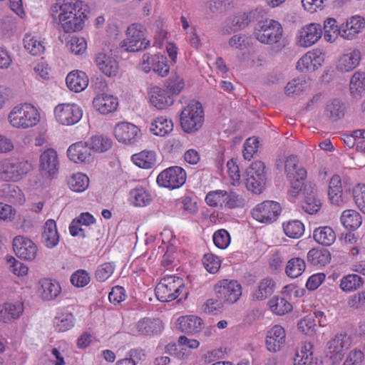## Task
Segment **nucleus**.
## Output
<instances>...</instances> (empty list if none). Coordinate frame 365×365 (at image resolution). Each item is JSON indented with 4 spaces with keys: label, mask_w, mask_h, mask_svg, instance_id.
I'll use <instances>...</instances> for the list:
<instances>
[{
    "label": "nucleus",
    "mask_w": 365,
    "mask_h": 365,
    "mask_svg": "<svg viewBox=\"0 0 365 365\" xmlns=\"http://www.w3.org/2000/svg\"><path fill=\"white\" fill-rule=\"evenodd\" d=\"M50 11L53 20L58 19L61 29L65 33L81 30L88 13L87 6L78 0L63 4L58 2L51 6Z\"/></svg>",
    "instance_id": "1"
},
{
    "label": "nucleus",
    "mask_w": 365,
    "mask_h": 365,
    "mask_svg": "<svg viewBox=\"0 0 365 365\" xmlns=\"http://www.w3.org/2000/svg\"><path fill=\"white\" fill-rule=\"evenodd\" d=\"M284 171L289 182L290 190L289 195L296 197L300 192L304 194V188H309L305 182L307 179V170L299 164L297 155H291L285 160Z\"/></svg>",
    "instance_id": "2"
},
{
    "label": "nucleus",
    "mask_w": 365,
    "mask_h": 365,
    "mask_svg": "<svg viewBox=\"0 0 365 365\" xmlns=\"http://www.w3.org/2000/svg\"><path fill=\"white\" fill-rule=\"evenodd\" d=\"M155 294L158 300L163 302H168L182 297L178 299L186 298L187 291L181 277L168 276L163 278L157 284L155 289Z\"/></svg>",
    "instance_id": "3"
},
{
    "label": "nucleus",
    "mask_w": 365,
    "mask_h": 365,
    "mask_svg": "<svg viewBox=\"0 0 365 365\" xmlns=\"http://www.w3.org/2000/svg\"><path fill=\"white\" fill-rule=\"evenodd\" d=\"M180 122L186 133L197 131L204 123V110L199 101L190 102L181 111Z\"/></svg>",
    "instance_id": "4"
},
{
    "label": "nucleus",
    "mask_w": 365,
    "mask_h": 365,
    "mask_svg": "<svg viewBox=\"0 0 365 365\" xmlns=\"http://www.w3.org/2000/svg\"><path fill=\"white\" fill-rule=\"evenodd\" d=\"M255 36L261 43L274 44L278 43L283 35L281 24L274 19H266L257 22L255 26Z\"/></svg>",
    "instance_id": "5"
},
{
    "label": "nucleus",
    "mask_w": 365,
    "mask_h": 365,
    "mask_svg": "<svg viewBox=\"0 0 365 365\" xmlns=\"http://www.w3.org/2000/svg\"><path fill=\"white\" fill-rule=\"evenodd\" d=\"M146 29L140 24H132L126 30V38L120 43L125 51L137 52L147 48L150 41L145 38Z\"/></svg>",
    "instance_id": "6"
},
{
    "label": "nucleus",
    "mask_w": 365,
    "mask_h": 365,
    "mask_svg": "<svg viewBox=\"0 0 365 365\" xmlns=\"http://www.w3.org/2000/svg\"><path fill=\"white\" fill-rule=\"evenodd\" d=\"M39 118L36 108L28 103L14 107L9 115V121L14 127L23 128L36 125Z\"/></svg>",
    "instance_id": "7"
},
{
    "label": "nucleus",
    "mask_w": 365,
    "mask_h": 365,
    "mask_svg": "<svg viewBox=\"0 0 365 365\" xmlns=\"http://www.w3.org/2000/svg\"><path fill=\"white\" fill-rule=\"evenodd\" d=\"M32 169L27 160L12 159L0 162V178L4 181H18Z\"/></svg>",
    "instance_id": "8"
},
{
    "label": "nucleus",
    "mask_w": 365,
    "mask_h": 365,
    "mask_svg": "<svg viewBox=\"0 0 365 365\" xmlns=\"http://www.w3.org/2000/svg\"><path fill=\"white\" fill-rule=\"evenodd\" d=\"M216 297L224 304H234L242 294L241 285L235 280L222 279L215 285Z\"/></svg>",
    "instance_id": "9"
},
{
    "label": "nucleus",
    "mask_w": 365,
    "mask_h": 365,
    "mask_svg": "<svg viewBox=\"0 0 365 365\" xmlns=\"http://www.w3.org/2000/svg\"><path fill=\"white\" fill-rule=\"evenodd\" d=\"M264 163L255 161L247 171L246 187L255 193H261L265 187L266 176Z\"/></svg>",
    "instance_id": "10"
},
{
    "label": "nucleus",
    "mask_w": 365,
    "mask_h": 365,
    "mask_svg": "<svg viewBox=\"0 0 365 365\" xmlns=\"http://www.w3.org/2000/svg\"><path fill=\"white\" fill-rule=\"evenodd\" d=\"M185 171L178 166L168 168L157 177V182L160 186L170 189L180 187L185 183Z\"/></svg>",
    "instance_id": "11"
},
{
    "label": "nucleus",
    "mask_w": 365,
    "mask_h": 365,
    "mask_svg": "<svg viewBox=\"0 0 365 365\" xmlns=\"http://www.w3.org/2000/svg\"><path fill=\"white\" fill-rule=\"evenodd\" d=\"M351 341L346 334H336L327 344V356L329 357L332 364L340 362L348 349Z\"/></svg>",
    "instance_id": "12"
},
{
    "label": "nucleus",
    "mask_w": 365,
    "mask_h": 365,
    "mask_svg": "<svg viewBox=\"0 0 365 365\" xmlns=\"http://www.w3.org/2000/svg\"><path fill=\"white\" fill-rule=\"evenodd\" d=\"M56 120L62 125H71L78 123L82 117V110L76 104L63 103L56 106Z\"/></svg>",
    "instance_id": "13"
},
{
    "label": "nucleus",
    "mask_w": 365,
    "mask_h": 365,
    "mask_svg": "<svg viewBox=\"0 0 365 365\" xmlns=\"http://www.w3.org/2000/svg\"><path fill=\"white\" fill-rule=\"evenodd\" d=\"M281 212L280 205L274 201H264L252 211V217L260 222L267 223L276 220Z\"/></svg>",
    "instance_id": "14"
},
{
    "label": "nucleus",
    "mask_w": 365,
    "mask_h": 365,
    "mask_svg": "<svg viewBox=\"0 0 365 365\" xmlns=\"http://www.w3.org/2000/svg\"><path fill=\"white\" fill-rule=\"evenodd\" d=\"M142 65L145 72L148 73L153 70L155 73L163 77L167 76L170 71L166 56L160 54L152 56L149 53H144Z\"/></svg>",
    "instance_id": "15"
},
{
    "label": "nucleus",
    "mask_w": 365,
    "mask_h": 365,
    "mask_svg": "<svg viewBox=\"0 0 365 365\" xmlns=\"http://www.w3.org/2000/svg\"><path fill=\"white\" fill-rule=\"evenodd\" d=\"M115 138L125 144L134 145L141 136L140 130L134 124L122 122L114 128Z\"/></svg>",
    "instance_id": "16"
},
{
    "label": "nucleus",
    "mask_w": 365,
    "mask_h": 365,
    "mask_svg": "<svg viewBox=\"0 0 365 365\" xmlns=\"http://www.w3.org/2000/svg\"><path fill=\"white\" fill-rule=\"evenodd\" d=\"M13 249L19 258L31 261L37 255V246L30 239L19 235L13 240Z\"/></svg>",
    "instance_id": "17"
},
{
    "label": "nucleus",
    "mask_w": 365,
    "mask_h": 365,
    "mask_svg": "<svg viewBox=\"0 0 365 365\" xmlns=\"http://www.w3.org/2000/svg\"><path fill=\"white\" fill-rule=\"evenodd\" d=\"M68 158L76 163H90L93 160L92 150L88 143L78 142L69 146L67 150Z\"/></svg>",
    "instance_id": "18"
},
{
    "label": "nucleus",
    "mask_w": 365,
    "mask_h": 365,
    "mask_svg": "<svg viewBox=\"0 0 365 365\" xmlns=\"http://www.w3.org/2000/svg\"><path fill=\"white\" fill-rule=\"evenodd\" d=\"M40 170L43 175L53 177L58 170L59 163L56 151L48 148L40 156Z\"/></svg>",
    "instance_id": "19"
},
{
    "label": "nucleus",
    "mask_w": 365,
    "mask_h": 365,
    "mask_svg": "<svg viewBox=\"0 0 365 365\" xmlns=\"http://www.w3.org/2000/svg\"><path fill=\"white\" fill-rule=\"evenodd\" d=\"M322 35V27L319 24L312 23L303 26L299 32V44L309 47L317 42Z\"/></svg>",
    "instance_id": "20"
},
{
    "label": "nucleus",
    "mask_w": 365,
    "mask_h": 365,
    "mask_svg": "<svg viewBox=\"0 0 365 365\" xmlns=\"http://www.w3.org/2000/svg\"><path fill=\"white\" fill-rule=\"evenodd\" d=\"M148 96L150 103L158 109H165L173 103V97L168 91L158 86H153L149 88Z\"/></svg>",
    "instance_id": "21"
},
{
    "label": "nucleus",
    "mask_w": 365,
    "mask_h": 365,
    "mask_svg": "<svg viewBox=\"0 0 365 365\" xmlns=\"http://www.w3.org/2000/svg\"><path fill=\"white\" fill-rule=\"evenodd\" d=\"M365 26L364 19L360 16H354L341 24V37L344 39L352 40Z\"/></svg>",
    "instance_id": "22"
},
{
    "label": "nucleus",
    "mask_w": 365,
    "mask_h": 365,
    "mask_svg": "<svg viewBox=\"0 0 365 365\" xmlns=\"http://www.w3.org/2000/svg\"><path fill=\"white\" fill-rule=\"evenodd\" d=\"M286 333L279 325H274L267 334L266 346L269 351H279L285 344Z\"/></svg>",
    "instance_id": "23"
},
{
    "label": "nucleus",
    "mask_w": 365,
    "mask_h": 365,
    "mask_svg": "<svg viewBox=\"0 0 365 365\" xmlns=\"http://www.w3.org/2000/svg\"><path fill=\"white\" fill-rule=\"evenodd\" d=\"M118 106V98L112 95L101 93L93 100V108L101 114L106 115L114 112Z\"/></svg>",
    "instance_id": "24"
},
{
    "label": "nucleus",
    "mask_w": 365,
    "mask_h": 365,
    "mask_svg": "<svg viewBox=\"0 0 365 365\" xmlns=\"http://www.w3.org/2000/svg\"><path fill=\"white\" fill-rule=\"evenodd\" d=\"M361 52L359 49H349L343 53L338 60L336 68L341 72L354 70L359 63Z\"/></svg>",
    "instance_id": "25"
},
{
    "label": "nucleus",
    "mask_w": 365,
    "mask_h": 365,
    "mask_svg": "<svg viewBox=\"0 0 365 365\" xmlns=\"http://www.w3.org/2000/svg\"><path fill=\"white\" fill-rule=\"evenodd\" d=\"M95 62L98 68L107 76H115L118 71L117 61L111 56L103 52L96 54Z\"/></svg>",
    "instance_id": "26"
},
{
    "label": "nucleus",
    "mask_w": 365,
    "mask_h": 365,
    "mask_svg": "<svg viewBox=\"0 0 365 365\" xmlns=\"http://www.w3.org/2000/svg\"><path fill=\"white\" fill-rule=\"evenodd\" d=\"M135 327L140 334L151 336L161 333L163 324L159 319L145 317L136 323Z\"/></svg>",
    "instance_id": "27"
},
{
    "label": "nucleus",
    "mask_w": 365,
    "mask_h": 365,
    "mask_svg": "<svg viewBox=\"0 0 365 365\" xmlns=\"http://www.w3.org/2000/svg\"><path fill=\"white\" fill-rule=\"evenodd\" d=\"M68 88L76 93L83 91L88 85V78L85 72L73 71L66 78Z\"/></svg>",
    "instance_id": "28"
},
{
    "label": "nucleus",
    "mask_w": 365,
    "mask_h": 365,
    "mask_svg": "<svg viewBox=\"0 0 365 365\" xmlns=\"http://www.w3.org/2000/svg\"><path fill=\"white\" fill-rule=\"evenodd\" d=\"M24 312L23 303L6 302L0 305V321L8 322L18 319Z\"/></svg>",
    "instance_id": "29"
},
{
    "label": "nucleus",
    "mask_w": 365,
    "mask_h": 365,
    "mask_svg": "<svg viewBox=\"0 0 365 365\" xmlns=\"http://www.w3.org/2000/svg\"><path fill=\"white\" fill-rule=\"evenodd\" d=\"M179 329L186 334H196L201 331L203 321L197 316H185L178 319Z\"/></svg>",
    "instance_id": "30"
},
{
    "label": "nucleus",
    "mask_w": 365,
    "mask_h": 365,
    "mask_svg": "<svg viewBox=\"0 0 365 365\" xmlns=\"http://www.w3.org/2000/svg\"><path fill=\"white\" fill-rule=\"evenodd\" d=\"M41 237L43 244L48 248H53L58 245L59 235L53 220L49 219L46 222Z\"/></svg>",
    "instance_id": "31"
},
{
    "label": "nucleus",
    "mask_w": 365,
    "mask_h": 365,
    "mask_svg": "<svg viewBox=\"0 0 365 365\" xmlns=\"http://www.w3.org/2000/svg\"><path fill=\"white\" fill-rule=\"evenodd\" d=\"M274 287L275 282L272 278H264L259 282L257 289L253 291L252 297L254 300H264L272 294Z\"/></svg>",
    "instance_id": "32"
},
{
    "label": "nucleus",
    "mask_w": 365,
    "mask_h": 365,
    "mask_svg": "<svg viewBox=\"0 0 365 365\" xmlns=\"http://www.w3.org/2000/svg\"><path fill=\"white\" fill-rule=\"evenodd\" d=\"M305 199L302 204V210L309 214L313 215L318 212L321 207L320 200L315 197L314 187L309 183V188H304Z\"/></svg>",
    "instance_id": "33"
},
{
    "label": "nucleus",
    "mask_w": 365,
    "mask_h": 365,
    "mask_svg": "<svg viewBox=\"0 0 365 365\" xmlns=\"http://www.w3.org/2000/svg\"><path fill=\"white\" fill-rule=\"evenodd\" d=\"M131 159L137 166L143 169L152 168L156 163L155 153L152 150H143L133 155Z\"/></svg>",
    "instance_id": "34"
},
{
    "label": "nucleus",
    "mask_w": 365,
    "mask_h": 365,
    "mask_svg": "<svg viewBox=\"0 0 365 365\" xmlns=\"http://www.w3.org/2000/svg\"><path fill=\"white\" fill-rule=\"evenodd\" d=\"M340 220L343 226L350 231L356 230L362 222L361 215L354 210H344L341 215Z\"/></svg>",
    "instance_id": "35"
},
{
    "label": "nucleus",
    "mask_w": 365,
    "mask_h": 365,
    "mask_svg": "<svg viewBox=\"0 0 365 365\" xmlns=\"http://www.w3.org/2000/svg\"><path fill=\"white\" fill-rule=\"evenodd\" d=\"M313 237L317 243L330 246L336 240V234L331 227H319L314 230Z\"/></svg>",
    "instance_id": "36"
},
{
    "label": "nucleus",
    "mask_w": 365,
    "mask_h": 365,
    "mask_svg": "<svg viewBox=\"0 0 365 365\" xmlns=\"http://www.w3.org/2000/svg\"><path fill=\"white\" fill-rule=\"evenodd\" d=\"M173 123L165 116L157 117L151 123L150 130L155 135L165 136L173 130Z\"/></svg>",
    "instance_id": "37"
},
{
    "label": "nucleus",
    "mask_w": 365,
    "mask_h": 365,
    "mask_svg": "<svg viewBox=\"0 0 365 365\" xmlns=\"http://www.w3.org/2000/svg\"><path fill=\"white\" fill-rule=\"evenodd\" d=\"M330 258V252L324 248H313L307 253V261L313 265L324 266L329 262Z\"/></svg>",
    "instance_id": "38"
},
{
    "label": "nucleus",
    "mask_w": 365,
    "mask_h": 365,
    "mask_svg": "<svg viewBox=\"0 0 365 365\" xmlns=\"http://www.w3.org/2000/svg\"><path fill=\"white\" fill-rule=\"evenodd\" d=\"M345 113V106L339 99H334L325 108V115L332 121H336L343 118Z\"/></svg>",
    "instance_id": "39"
},
{
    "label": "nucleus",
    "mask_w": 365,
    "mask_h": 365,
    "mask_svg": "<svg viewBox=\"0 0 365 365\" xmlns=\"http://www.w3.org/2000/svg\"><path fill=\"white\" fill-rule=\"evenodd\" d=\"M41 297L46 300H51L58 297L60 294L61 288L60 284L48 279H44L41 282Z\"/></svg>",
    "instance_id": "40"
},
{
    "label": "nucleus",
    "mask_w": 365,
    "mask_h": 365,
    "mask_svg": "<svg viewBox=\"0 0 365 365\" xmlns=\"http://www.w3.org/2000/svg\"><path fill=\"white\" fill-rule=\"evenodd\" d=\"M328 195L332 203L339 204L342 195L341 180L339 175H334L329 181Z\"/></svg>",
    "instance_id": "41"
},
{
    "label": "nucleus",
    "mask_w": 365,
    "mask_h": 365,
    "mask_svg": "<svg viewBox=\"0 0 365 365\" xmlns=\"http://www.w3.org/2000/svg\"><path fill=\"white\" fill-rule=\"evenodd\" d=\"M306 264L303 259L294 257L290 259L285 267V273L291 278L300 276L305 270Z\"/></svg>",
    "instance_id": "42"
},
{
    "label": "nucleus",
    "mask_w": 365,
    "mask_h": 365,
    "mask_svg": "<svg viewBox=\"0 0 365 365\" xmlns=\"http://www.w3.org/2000/svg\"><path fill=\"white\" fill-rule=\"evenodd\" d=\"M24 48L32 55H41L45 50L43 41L31 34H26L24 38Z\"/></svg>",
    "instance_id": "43"
},
{
    "label": "nucleus",
    "mask_w": 365,
    "mask_h": 365,
    "mask_svg": "<svg viewBox=\"0 0 365 365\" xmlns=\"http://www.w3.org/2000/svg\"><path fill=\"white\" fill-rule=\"evenodd\" d=\"M130 197L135 206L144 207L151 201L150 195L143 187H137L131 190Z\"/></svg>",
    "instance_id": "44"
},
{
    "label": "nucleus",
    "mask_w": 365,
    "mask_h": 365,
    "mask_svg": "<svg viewBox=\"0 0 365 365\" xmlns=\"http://www.w3.org/2000/svg\"><path fill=\"white\" fill-rule=\"evenodd\" d=\"M270 309L277 315H284L292 309V305L284 298L274 297L269 301Z\"/></svg>",
    "instance_id": "45"
},
{
    "label": "nucleus",
    "mask_w": 365,
    "mask_h": 365,
    "mask_svg": "<svg viewBox=\"0 0 365 365\" xmlns=\"http://www.w3.org/2000/svg\"><path fill=\"white\" fill-rule=\"evenodd\" d=\"M68 185L73 191L81 192L88 188L89 178L85 174L80 173H76L68 179Z\"/></svg>",
    "instance_id": "46"
},
{
    "label": "nucleus",
    "mask_w": 365,
    "mask_h": 365,
    "mask_svg": "<svg viewBox=\"0 0 365 365\" xmlns=\"http://www.w3.org/2000/svg\"><path fill=\"white\" fill-rule=\"evenodd\" d=\"M364 283L362 277L353 274L344 277L340 283V287L343 291L351 292L360 288Z\"/></svg>",
    "instance_id": "47"
},
{
    "label": "nucleus",
    "mask_w": 365,
    "mask_h": 365,
    "mask_svg": "<svg viewBox=\"0 0 365 365\" xmlns=\"http://www.w3.org/2000/svg\"><path fill=\"white\" fill-rule=\"evenodd\" d=\"M73 315L70 312L61 313L53 320L56 331L63 332L69 330L73 326Z\"/></svg>",
    "instance_id": "48"
},
{
    "label": "nucleus",
    "mask_w": 365,
    "mask_h": 365,
    "mask_svg": "<svg viewBox=\"0 0 365 365\" xmlns=\"http://www.w3.org/2000/svg\"><path fill=\"white\" fill-rule=\"evenodd\" d=\"M285 235L291 238H299L304 232V226L299 220H291L283 224Z\"/></svg>",
    "instance_id": "49"
},
{
    "label": "nucleus",
    "mask_w": 365,
    "mask_h": 365,
    "mask_svg": "<svg viewBox=\"0 0 365 365\" xmlns=\"http://www.w3.org/2000/svg\"><path fill=\"white\" fill-rule=\"evenodd\" d=\"M323 29L324 31V38L327 41H334L331 33L335 34L336 36H340L341 37V24L338 25L336 20L334 18H328L324 21Z\"/></svg>",
    "instance_id": "50"
},
{
    "label": "nucleus",
    "mask_w": 365,
    "mask_h": 365,
    "mask_svg": "<svg viewBox=\"0 0 365 365\" xmlns=\"http://www.w3.org/2000/svg\"><path fill=\"white\" fill-rule=\"evenodd\" d=\"M89 145L92 150L103 153L112 147V140L103 135H96L91 138Z\"/></svg>",
    "instance_id": "51"
},
{
    "label": "nucleus",
    "mask_w": 365,
    "mask_h": 365,
    "mask_svg": "<svg viewBox=\"0 0 365 365\" xmlns=\"http://www.w3.org/2000/svg\"><path fill=\"white\" fill-rule=\"evenodd\" d=\"M255 14L256 12L252 11L249 13H244L241 15L235 16L232 19V26L231 30L233 31H237L245 29L252 21H253Z\"/></svg>",
    "instance_id": "52"
},
{
    "label": "nucleus",
    "mask_w": 365,
    "mask_h": 365,
    "mask_svg": "<svg viewBox=\"0 0 365 365\" xmlns=\"http://www.w3.org/2000/svg\"><path fill=\"white\" fill-rule=\"evenodd\" d=\"M245 199L241 195L237 192L230 190L226 191V195L224 199V205L228 209H235L238 207H242L245 205Z\"/></svg>",
    "instance_id": "53"
},
{
    "label": "nucleus",
    "mask_w": 365,
    "mask_h": 365,
    "mask_svg": "<svg viewBox=\"0 0 365 365\" xmlns=\"http://www.w3.org/2000/svg\"><path fill=\"white\" fill-rule=\"evenodd\" d=\"M202 264L207 272L215 274L220 268L221 262L217 256L207 253L202 258Z\"/></svg>",
    "instance_id": "54"
},
{
    "label": "nucleus",
    "mask_w": 365,
    "mask_h": 365,
    "mask_svg": "<svg viewBox=\"0 0 365 365\" xmlns=\"http://www.w3.org/2000/svg\"><path fill=\"white\" fill-rule=\"evenodd\" d=\"M226 190H217L209 192L205 197L206 203L210 207H222Z\"/></svg>",
    "instance_id": "55"
},
{
    "label": "nucleus",
    "mask_w": 365,
    "mask_h": 365,
    "mask_svg": "<svg viewBox=\"0 0 365 365\" xmlns=\"http://www.w3.org/2000/svg\"><path fill=\"white\" fill-rule=\"evenodd\" d=\"M230 235L225 229L215 231L213 234V242L216 247L220 249H225L230 243Z\"/></svg>",
    "instance_id": "56"
},
{
    "label": "nucleus",
    "mask_w": 365,
    "mask_h": 365,
    "mask_svg": "<svg viewBox=\"0 0 365 365\" xmlns=\"http://www.w3.org/2000/svg\"><path fill=\"white\" fill-rule=\"evenodd\" d=\"M165 86L168 94L172 97L178 95L184 87V81L179 76L170 77L165 81Z\"/></svg>",
    "instance_id": "57"
},
{
    "label": "nucleus",
    "mask_w": 365,
    "mask_h": 365,
    "mask_svg": "<svg viewBox=\"0 0 365 365\" xmlns=\"http://www.w3.org/2000/svg\"><path fill=\"white\" fill-rule=\"evenodd\" d=\"M91 280L89 274L84 269H78L71 277V284L76 287H84Z\"/></svg>",
    "instance_id": "58"
},
{
    "label": "nucleus",
    "mask_w": 365,
    "mask_h": 365,
    "mask_svg": "<svg viewBox=\"0 0 365 365\" xmlns=\"http://www.w3.org/2000/svg\"><path fill=\"white\" fill-rule=\"evenodd\" d=\"M365 89V72L357 71L354 73L350 81L351 93H361Z\"/></svg>",
    "instance_id": "59"
},
{
    "label": "nucleus",
    "mask_w": 365,
    "mask_h": 365,
    "mask_svg": "<svg viewBox=\"0 0 365 365\" xmlns=\"http://www.w3.org/2000/svg\"><path fill=\"white\" fill-rule=\"evenodd\" d=\"M306 81L301 78H296L289 81L284 88L285 93L287 96L299 95L305 88Z\"/></svg>",
    "instance_id": "60"
},
{
    "label": "nucleus",
    "mask_w": 365,
    "mask_h": 365,
    "mask_svg": "<svg viewBox=\"0 0 365 365\" xmlns=\"http://www.w3.org/2000/svg\"><path fill=\"white\" fill-rule=\"evenodd\" d=\"M348 307L354 309H365V289L351 295L347 301Z\"/></svg>",
    "instance_id": "61"
},
{
    "label": "nucleus",
    "mask_w": 365,
    "mask_h": 365,
    "mask_svg": "<svg viewBox=\"0 0 365 365\" xmlns=\"http://www.w3.org/2000/svg\"><path fill=\"white\" fill-rule=\"evenodd\" d=\"M7 262L10 264V271L15 275L20 277L27 274L29 268L21 262L16 260L13 257H9L7 259Z\"/></svg>",
    "instance_id": "62"
},
{
    "label": "nucleus",
    "mask_w": 365,
    "mask_h": 365,
    "mask_svg": "<svg viewBox=\"0 0 365 365\" xmlns=\"http://www.w3.org/2000/svg\"><path fill=\"white\" fill-rule=\"evenodd\" d=\"M113 264L110 262H106L98 267L95 277L98 281L104 282L113 274Z\"/></svg>",
    "instance_id": "63"
},
{
    "label": "nucleus",
    "mask_w": 365,
    "mask_h": 365,
    "mask_svg": "<svg viewBox=\"0 0 365 365\" xmlns=\"http://www.w3.org/2000/svg\"><path fill=\"white\" fill-rule=\"evenodd\" d=\"M178 204H180L181 208L189 214H195L198 210L197 202L193 200L190 195H185L178 200Z\"/></svg>",
    "instance_id": "64"
}]
</instances>
